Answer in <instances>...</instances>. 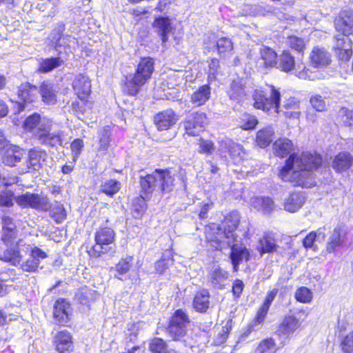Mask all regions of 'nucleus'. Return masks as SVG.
<instances>
[{"instance_id":"nucleus-50","label":"nucleus","mask_w":353,"mask_h":353,"mask_svg":"<svg viewBox=\"0 0 353 353\" xmlns=\"http://www.w3.org/2000/svg\"><path fill=\"white\" fill-rule=\"evenodd\" d=\"M120 189V182L114 179H110L101 183L100 190L103 193H105L110 196H112L114 194L117 193Z\"/></svg>"},{"instance_id":"nucleus-38","label":"nucleus","mask_w":353,"mask_h":353,"mask_svg":"<svg viewBox=\"0 0 353 353\" xmlns=\"http://www.w3.org/2000/svg\"><path fill=\"white\" fill-rule=\"evenodd\" d=\"M222 323H224V325L221 326V329L219 331L217 334L214 336L212 341V344L216 347L222 346L227 342L232 330V319H228L225 322L222 321Z\"/></svg>"},{"instance_id":"nucleus-62","label":"nucleus","mask_w":353,"mask_h":353,"mask_svg":"<svg viewBox=\"0 0 353 353\" xmlns=\"http://www.w3.org/2000/svg\"><path fill=\"white\" fill-rule=\"evenodd\" d=\"M39 262L31 256L21 264V269L24 272H36L39 268Z\"/></svg>"},{"instance_id":"nucleus-7","label":"nucleus","mask_w":353,"mask_h":353,"mask_svg":"<svg viewBox=\"0 0 353 353\" xmlns=\"http://www.w3.org/2000/svg\"><path fill=\"white\" fill-rule=\"evenodd\" d=\"M335 30L341 35L353 34V10L351 8L341 9L333 19Z\"/></svg>"},{"instance_id":"nucleus-29","label":"nucleus","mask_w":353,"mask_h":353,"mask_svg":"<svg viewBox=\"0 0 353 353\" xmlns=\"http://www.w3.org/2000/svg\"><path fill=\"white\" fill-rule=\"evenodd\" d=\"M227 93L231 100L241 101L246 96L245 86L243 80L240 79L232 80Z\"/></svg>"},{"instance_id":"nucleus-56","label":"nucleus","mask_w":353,"mask_h":353,"mask_svg":"<svg viewBox=\"0 0 353 353\" xmlns=\"http://www.w3.org/2000/svg\"><path fill=\"white\" fill-rule=\"evenodd\" d=\"M311 107L318 112H322L327 110V105L325 99L319 94H313L310 98Z\"/></svg>"},{"instance_id":"nucleus-63","label":"nucleus","mask_w":353,"mask_h":353,"mask_svg":"<svg viewBox=\"0 0 353 353\" xmlns=\"http://www.w3.org/2000/svg\"><path fill=\"white\" fill-rule=\"evenodd\" d=\"M110 132L107 128H104L99 138V150L105 151L108 149L110 142Z\"/></svg>"},{"instance_id":"nucleus-10","label":"nucleus","mask_w":353,"mask_h":353,"mask_svg":"<svg viewBox=\"0 0 353 353\" xmlns=\"http://www.w3.org/2000/svg\"><path fill=\"white\" fill-rule=\"evenodd\" d=\"M11 238V234H3L0 243V260L17 265L21 262V256L17 248L8 246V243Z\"/></svg>"},{"instance_id":"nucleus-59","label":"nucleus","mask_w":353,"mask_h":353,"mask_svg":"<svg viewBox=\"0 0 353 353\" xmlns=\"http://www.w3.org/2000/svg\"><path fill=\"white\" fill-rule=\"evenodd\" d=\"M339 117L345 126L353 127V111L347 108L342 107L340 109Z\"/></svg>"},{"instance_id":"nucleus-12","label":"nucleus","mask_w":353,"mask_h":353,"mask_svg":"<svg viewBox=\"0 0 353 353\" xmlns=\"http://www.w3.org/2000/svg\"><path fill=\"white\" fill-rule=\"evenodd\" d=\"M278 291L279 290L277 288H273L267 292L262 303L256 310L254 317L252 321V327L263 323L267 318L270 307L278 294Z\"/></svg>"},{"instance_id":"nucleus-8","label":"nucleus","mask_w":353,"mask_h":353,"mask_svg":"<svg viewBox=\"0 0 353 353\" xmlns=\"http://www.w3.org/2000/svg\"><path fill=\"white\" fill-rule=\"evenodd\" d=\"M16 202L24 208H32L39 210L47 211L50 207V203L47 196L37 194L26 193L19 196Z\"/></svg>"},{"instance_id":"nucleus-16","label":"nucleus","mask_w":353,"mask_h":353,"mask_svg":"<svg viewBox=\"0 0 353 353\" xmlns=\"http://www.w3.org/2000/svg\"><path fill=\"white\" fill-rule=\"evenodd\" d=\"M347 235V231L344 226L339 225L334 228L326 243V251L328 253L336 252L343 245Z\"/></svg>"},{"instance_id":"nucleus-46","label":"nucleus","mask_w":353,"mask_h":353,"mask_svg":"<svg viewBox=\"0 0 353 353\" xmlns=\"http://www.w3.org/2000/svg\"><path fill=\"white\" fill-rule=\"evenodd\" d=\"M240 128L243 130H253L259 124L258 119L253 114L245 112L240 117Z\"/></svg>"},{"instance_id":"nucleus-41","label":"nucleus","mask_w":353,"mask_h":353,"mask_svg":"<svg viewBox=\"0 0 353 353\" xmlns=\"http://www.w3.org/2000/svg\"><path fill=\"white\" fill-rule=\"evenodd\" d=\"M39 92L41 94L43 101L48 105H54L57 102V94L53 85L48 82H43L40 85Z\"/></svg>"},{"instance_id":"nucleus-34","label":"nucleus","mask_w":353,"mask_h":353,"mask_svg":"<svg viewBox=\"0 0 353 353\" xmlns=\"http://www.w3.org/2000/svg\"><path fill=\"white\" fill-rule=\"evenodd\" d=\"M305 202V198L299 192L290 193L284 203V208L290 212L298 211Z\"/></svg>"},{"instance_id":"nucleus-42","label":"nucleus","mask_w":353,"mask_h":353,"mask_svg":"<svg viewBox=\"0 0 353 353\" xmlns=\"http://www.w3.org/2000/svg\"><path fill=\"white\" fill-rule=\"evenodd\" d=\"M153 28L161 36L163 43H165L172 29L170 19L168 17L157 18L153 23Z\"/></svg>"},{"instance_id":"nucleus-37","label":"nucleus","mask_w":353,"mask_h":353,"mask_svg":"<svg viewBox=\"0 0 353 353\" xmlns=\"http://www.w3.org/2000/svg\"><path fill=\"white\" fill-rule=\"evenodd\" d=\"M140 185L142 194L145 195V196L152 193L156 188H159V177L156 174V170L153 173L146 175L145 177L141 176Z\"/></svg>"},{"instance_id":"nucleus-44","label":"nucleus","mask_w":353,"mask_h":353,"mask_svg":"<svg viewBox=\"0 0 353 353\" xmlns=\"http://www.w3.org/2000/svg\"><path fill=\"white\" fill-rule=\"evenodd\" d=\"M286 46L294 52L303 54L306 48L304 39L294 34L288 35L286 37Z\"/></svg>"},{"instance_id":"nucleus-25","label":"nucleus","mask_w":353,"mask_h":353,"mask_svg":"<svg viewBox=\"0 0 353 353\" xmlns=\"http://www.w3.org/2000/svg\"><path fill=\"white\" fill-rule=\"evenodd\" d=\"M294 149L292 141L288 138H279L273 143L274 154L281 159L290 155Z\"/></svg>"},{"instance_id":"nucleus-26","label":"nucleus","mask_w":353,"mask_h":353,"mask_svg":"<svg viewBox=\"0 0 353 353\" xmlns=\"http://www.w3.org/2000/svg\"><path fill=\"white\" fill-rule=\"evenodd\" d=\"M174 112L172 110H166L158 113L154 118V123L159 130H168L175 123Z\"/></svg>"},{"instance_id":"nucleus-17","label":"nucleus","mask_w":353,"mask_h":353,"mask_svg":"<svg viewBox=\"0 0 353 353\" xmlns=\"http://www.w3.org/2000/svg\"><path fill=\"white\" fill-rule=\"evenodd\" d=\"M54 344L59 353H70L73 349L72 336L66 330L58 332L54 336Z\"/></svg>"},{"instance_id":"nucleus-39","label":"nucleus","mask_w":353,"mask_h":353,"mask_svg":"<svg viewBox=\"0 0 353 353\" xmlns=\"http://www.w3.org/2000/svg\"><path fill=\"white\" fill-rule=\"evenodd\" d=\"M215 49L221 58L230 55L234 50V43L228 37H222L216 40Z\"/></svg>"},{"instance_id":"nucleus-21","label":"nucleus","mask_w":353,"mask_h":353,"mask_svg":"<svg viewBox=\"0 0 353 353\" xmlns=\"http://www.w3.org/2000/svg\"><path fill=\"white\" fill-rule=\"evenodd\" d=\"M70 304L63 299H58L54 305L53 315L59 325H64L69 320Z\"/></svg>"},{"instance_id":"nucleus-9","label":"nucleus","mask_w":353,"mask_h":353,"mask_svg":"<svg viewBox=\"0 0 353 353\" xmlns=\"http://www.w3.org/2000/svg\"><path fill=\"white\" fill-rule=\"evenodd\" d=\"M284 182H290L294 187L310 188L316 185L314 176L310 172L293 170L287 174L286 179H281Z\"/></svg>"},{"instance_id":"nucleus-4","label":"nucleus","mask_w":353,"mask_h":353,"mask_svg":"<svg viewBox=\"0 0 353 353\" xmlns=\"http://www.w3.org/2000/svg\"><path fill=\"white\" fill-rule=\"evenodd\" d=\"M252 98L254 109L264 112H269L274 109L275 112H279L281 96L280 92L273 85H271L270 97L265 90L259 88L253 91Z\"/></svg>"},{"instance_id":"nucleus-15","label":"nucleus","mask_w":353,"mask_h":353,"mask_svg":"<svg viewBox=\"0 0 353 353\" xmlns=\"http://www.w3.org/2000/svg\"><path fill=\"white\" fill-rule=\"evenodd\" d=\"M229 257L234 271L236 272L240 263L250 261V252L243 244L234 243L231 246Z\"/></svg>"},{"instance_id":"nucleus-32","label":"nucleus","mask_w":353,"mask_h":353,"mask_svg":"<svg viewBox=\"0 0 353 353\" xmlns=\"http://www.w3.org/2000/svg\"><path fill=\"white\" fill-rule=\"evenodd\" d=\"M226 158L234 165H238L244 160L245 150L242 145L232 143L227 147Z\"/></svg>"},{"instance_id":"nucleus-40","label":"nucleus","mask_w":353,"mask_h":353,"mask_svg":"<svg viewBox=\"0 0 353 353\" xmlns=\"http://www.w3.org/2000/svg\"><path fill=\"white\" fill-rule=\"evenodd\" d=\"M274 136V132L271 128H261L256 132V144L261 148H265L271 143Z\"/></svg>"},{"instance_id":"nucleus-28","label":"nucleus","mask_w":353,"mask_h":353,"mask_svg":"<svg viewBox=\"0 0 353 353\" xmlns=\"http://www.w3.org/2000/svg\"><path fill=\"white\" fill-rule=\"evenodd\" d=\"M39 90L35 85L30 83H22L18 88V97L25 103H29L34 101L37 98Z\"/></svg>"},{"instance_id":"nucleus-61","label":"nucleus","mask_w":353,"mask_h":353,"mask_svg":"<svg viewBox=\"0 0 353 353\" xmlns=\"http://www.w3.org/2000/svg\"><path fill=\"white\" fill-rule=\"evenodd\" d=\"M317 237V233L315 231H312L308 233L303 239V245L305 250L313 249L316 250L315 241Z\"/></svg>"},{"instance_id":"nucleus-2","label":"nucleus","mask_w":353,"mask_h":353,"mask_svg":"<svg viewBox=\"0 0 353 353\" xmlns=\"http://www.w3.org/2000/svg\"><path fill=\"white\" fill-rule=\"evenodd\" d=\"M323 164L322 155L315 151H305L300 154L292 153L279 170L277 175L280 179H286L287 174L290 172L294 166L301 171L313 172L321 168Z\"/></svg>"},{"instance_id":"nucleus-58","label":"nucleus","mask_w":353,"mask_h":353,"mask_svg":"<svg viewBox=\"0 0 353 353\" xmlns=\"http://www.w3.org/2000/svg\"><path fill=\"white\" fill-rule=\"evenodd\" d=\"M198 145L199 147V152L210 155L215 150L214 143L211 140H205L203 138L199 139Z\"/></svg>"},{"instance_id":"nucleus-11","label":"nucleus","mask_w":353,"mask_h":353,"mask_svg":"<svg viewBox=\"0 0 353 353\" xmlns=\"http://www.w3.org/2000/svg\"><path fill=\"white\" fill-rule=\"evenodd\" d=\"M278 291L279 290L277 288H273L267 292L262 303L256 310L254 317L252 321V327L263 323L267 318L270 307L278 294Z\"/></svg>"},{"instance_id":"nucleus-52","label":"nucleus","mask_w":353,"mask_h":353,"mask_svg":"<svg viewBox=\"0 0 353 353\" xmlns=\"http://www.w3.org/2000/svg\"><path fill=\"white\" fill-rule=\"evenodd\" d=\"M132 263L133 257L131 256H126L125 257L121 258L112 270H114L119 275H123L129 272L132 266Z\"/></svg>"},{"instance_id":"nucleus-33","label":"nucleus","mask_w":353,"mask_h":353,"mask_svg":"<svg viewBox=\"0 0 353 353\" xmlns=\"http://www.w3.org/2000/svg\"><path fill=\"white\" fill-rule=\"evenodd\" d=\"M48 157L47 153L39 148L31 149L29 152V158L27 161V168H32L34 170H39L42 162L46 161Z\"/></svg>"},{"instance_id":"nucleus-57","label":"nucleus","mask_w":353,"mask_h":353,"mask_svg":"<svg viewBox=\"0 0 353 353\" xmlns=\"http://www.w3.org/2000/svg\"><path fill=\"white\" fill-rule=\"evenodd\" d=\"M276 345L273 338H266L262 339L255 349V353H268L274 349Z\"/></svg>"},{"instance_id":"nucleus-54","label":"nucleus","mask_w":353,"mask_h":353,"mask_svg":"<svg viewBox=\"0 0 353 353\" xmlns=\"http://www.w3.org/2000/svg\"><path fill=\"white\" fill-rule=\"evenodd\" d=\"M339 347L341 353H353V330L341 337Z\"/></svg>"},{"instance_id":"nucleus-49","label":"nucleus","mask_w":353,"mask_h":353,"mask_svg":"<svg viewBox=\"0 0 353 353\" xmlns=\"http://www.w3.org/2000/svg\"><path fill=\"white\" fill-rule=\"evenodd\" d=\"M294 298L299 303H310L313 299V293L308 288L301 286L296 289Z\"/></svg>"},{"instance_id":"nucleus-3","label":"nucleus","mask_w":353,"mask_h":353,"mask_svg":"<svg viewBox=\"0 0 353 353\" xmlns=\"http://www.w3.org/2000/svg\"><path fill=\"white\" fill-rule=\"evenodd\" d=\"M154 62L152 58H141L135 72L125 77L123 85V92L130 96L137 95L141 88L151 78L154 70Z\"/></svg>"},{"instance_id":"nucleus-53","label":"nucleus","mask_w":353,"mask_h":353,"mask_svg":"<svg viewBox=\"0 0 353 353\" xmlns=\"http://www.w3.org/2000/svg\"><path fill=\"white\" fill-rule=\"evenodd\" d=\"M145 198H148V196H145V195L141 194L139 198H136L133 201L132 210L135 218H140L145 212L147 208Z\"/></svg>"},{"instance_id":"nucleus-47","label":"nucleus","mask_w":353,"mask_h":353,"mask_svg":"<svg viewBox=\"0 0 353 353\" xmlns=\"http://www.w3.org/2000/svg\"><path fill=\"white\" fill-rule=\"evenodd\" d=\"M223 236L220 231H208L205 233V240L214 250L220 251L222 250Z\"/></svg>"},{"instance_id":"nucleus-14","label":"nucleus","mask_w":353,"mask_h":353,"mask_svg":"<svg viewBox=\"0 0 353 353\" xmlns=\"http://www.w3.org/2000/svg\"><path fill=\"white\" fill-rule=\"evenodd\" d=\"M310 65L314 68H323L332 62L330 54L323 48L314 46L309 56Z\"/></svg>"},{"instance_id":"nucleus-55","label":"nucleus","mask_w":353,"mask_h":353,"mask_svg":"<svg viewBox=\"0 0 353 353\" xmlns=\"http://www.w3.org/2000/svg\"><path fill=\"white\" fill-rule=\"evenodd\" d=\"M50 215L56 223H61L66 219L67 212L63 204L56 203L50 210Z\"/></svg>"},{"instance_id":"nucleus-19","label":"nucleus","mask_w":353,"mask_h":353,"mask_svg":"<svg viewBox=\"0 0 353 353\" xmlns=\"http://www.w3.org/2000/svg\"><path fill=\"white\" fill-rule=\"evenodd\" d=\"M259 61L261 68L270 69L278 64V54L274 50L268 46H263L259 51Z\"/></svg>"},{"instance_id":"nucleus-13","label":"nucleus","mask_w":353,"mask_h":353,"mask_svg":"<svg viewBox=\"0 0 353 353\" xmlns=\"http://www.w3.org/2000/svg\"><path fill=\"white\" fill-rule=\"evenodd\" d=\"M331 165L337 174L345 172L353 166V155L347 150L339 152L334 156Z\"/></svg>"},{"instance_id":"nucleus-64","label":"nucleus","mask_w":353,"mask_h":353,"mask_svg":"<svg viewBox=\"0 0 353 353\" xmlns=\"http://www.w3.org/2000/svg\"><path fill=\"white\" fill-rule=\"evenodd\" d=\"M165 349L164 341L159 338L154 339L150 343V350L154 353H162Z\"/></svg>"},{"instance_id":"nucleus-43","label":"nucleus","mask_w":353,"mask_h":353,"mask_svg":"<svg viewBox=\"0 0 353 353\" xmlns=\"http://www.w3.org/2000/svg\"><path fill=\"white\" fill-rule=\"evenodd\" d=\"M259 242L260 247L258 250L261 255L265 253H273L277 250L278 245L275 239L269 234H264Z\"/></svg>"},{"instance_id":"nucleus-45","label":"nucleus","mask_w":353,"mask_h":353,"mask_svg":"<svg viewBox=\"0 0 353 353\" xmlns=\"http://www.w3.org/2000/svg\"><path fill=\"white\" fill-rule=\"evenodd\" d=\"M63 63V60L59 57L44 59L39 62L38 71L41 73L50 72L54 69L60 67Z\"/></svg>"},{"instance_id":"nucleus-23","label":"nucleus","mask_w":353,"mask_h":353,"mask_svg":"<svg viewBox=\"0 0 353 353\" xmlns=\"http://www.w3.org/2000/svg\"><path fill=\"white\" fill-rule=\"evenodd\" d=\"M73 89L78 97L84 100L91 92V83L89 79L82 74L77 75L72 83Z\"/></svg>"},{"instance_id":"nucleus-27","label":"nucleus","mask_w":353,"mask_h":353,"mask_svg":"<svg viewBox=\"0 0 353 353\" xmlns=\"http://www.w3.org/2000/svg\"><path fill=\"white\" fill-rule=\"evenodd\" d=\"M192 307L200 313H205L210 307V293L208 290L202 289L195 294L193 301Z\"/></svg>"},{"instance_id":"nucleus-35","label":"nucleus","mask_w":353,"mask_h":353,"mask_svg":"<svg viewBox=\"0 0 353 353\" xmlns=\"http://www.w3.org/2000/svg\"><path fill=\"white\" fill-rule=\"evenodd\" d=\"M252 205L258 211L264 214H270L274 210V203L270 196H256L252 199Z\"/></svg>"},{"instance_id":"nucleus-31","label":"nucleus","mask_w":353,"mask_h":353,"mask_svg":"<svg viewBox=\"0 0 353 353\" xmlns=\"http://www.w3.org/2000/svg\"><path fill=\"white\" fill-rule=\"evenodd\" d=\"M239 223L240 216L238 213L232 212L227 214L222 221L223 232L225 236L229 237L230 234L232 235L237 230Z\"/></svg>"},{"instance_id":"nucleus-48","label":"nucleus","mask_w":353,"mask_h":353,"mask_svg":"<svg viewBox=\"0 0 353 353\" xmlns=\"http://www.w3.org/2000/svg\"><path fill=\"white\" fill-rule=\"evenodd\" d=\"M190 323L191 321L188 314L183 310L178 309V336L186 334Z\"/></svg>"},{"instance_id":"nucleus-18","label":"nucleus","mask_w":353,"mask_h":353,"mask_svg":"<svg viewBox=\"0 0 353 353\" xmlns=\"http://www.w3.org/2000/svg\"><path fill=\"white\" fill-rule=\"evenodd\" d=\"M282 112L286 120L299 119L302 115L300 101L295 97H290L285 101Z\"/></svg>"},{"instance_id":"nucleus-24","label":"nucleus","mask_w":353,"mask_h":353,"mask_svg":"<svg viewBox=\"0 0 353 353\" xmlns=\"http://www.w3.org/2000/svg\"><path fill=\"white\" fill-rule=\"evenodd\" d=\"M211 88L209 83L199 86L190 95V102L195 107L204 105L210 99Z\"/></svg>"},{"instance_id":"nucleus-60","label":"nucleus","mask_w":353,"mask_h":353,"mask_svg":"<svg viewBox=\"0 0 353 353\" xmlns=\"http://www.w3.org/2000/svg\"><path fill=\"white\" fill-rule=\"evenodd\" d=\"M65 30V24L62 22H60L57 24V27L52 31L50 34L52 41L55 43L57 46H62L63 44L61 43V39L62 37V34Z\"/></svg>"},{"instance_id":"nucleus-5","label":"nucleus","mask_w":353,"mask_h":353,"mask_svg":"<svg viewBox=\"0 0 353 353\" xmlns=\"http://www.w3.org/2000/svg\"><path fill=\"white\" fill-rule=\"evenodd\" d=\"M115 232L109 227L99 228L95 233V245L89 251L92 257L98 258L103 254L114 253L116 245L114 243Z\"/></svg>"},{"instance_id":"nucleus-36","label":"nucleus","mask_w":353,"mask_h":353,"mask_svg":"<svg viewBox=\"0 0 353 353\" xmlns=\"http://www.w3.org/2000/svg\"><path fill=\"white\" fill-rule=\"evenodd\" d=\"M159 177V189L163 192H169L174 186V178L168 170H156Z\"/></svg>"},{"instance_id":"nucleus-1","label":"nucleus","mask_w":353,"mask_h":353,"mask_svg":"<svg viewBox=\"0 0 353 353\" xmlns=\"http://www.w3.org/2000/svg\"><path fill=\"white\" fill-rule=\"evenodd\" d=\"M52 125L51 119L41 118L37 113L28 117L23 122L26 130L32 131L35 129L34 136L40 144L51 148L62 145L64 132L62 130L52 131Z\"/></svg>"},{"instance_id":"nucleus-20","label":"nucleus","mask_w":353,"mask_h":353,"mask_svg":"<svg viewBox=\"0 0 353 353\" xmlns=\"http://www.w3.org/2000/svg\"><path fill=\"white\" fill-rule=\"evenodd\" d=\"M1 154L2 163L6 165L13 167L21 161L25 152L19 146L12 144Z\"/></svg>"},{"instance_id":"nucleus-51","label":"nucleus","mask_w":353,"mask_h":353,"mask_svg":"<svg viewBox=\"0 0 353 353\" xmlns=\"http://www.w3.org/2000/svg\"><path fill=\"white\" fill-rule=\"evenodd\" d=\"M334 51L339 61L347 62L350 61L353 53L352 43L350 42L347 48L343 47L341 44L338 43L334 48Z\"/></svg>"},{"instance_id":"nucleus-22","label":"nucleus","mask_w":353,"mask_h":353,"mask_svg":"<svg viewBox=\"0 0 353 353\" xmlns=\"http://www.w3.org/2000/svg\"><path fill=\"white\" fill-rule=\"evenodd\" d=\"M299 327V319L294 315L288 314L284 316L282 321L278 325L277 332L280 335L289 336L294 333Z\"/></svg>"},{"instance_id":"nucleus-6","label":"nucleus","mask_w":353,"mask_h":353,"mask_svg":"<svg viewBox=\"0 0 353 353\" xmlns=\"http://www.w3.org/2000/svg\"><path fill=\"white\" fill-rule=\"evenodd\" d=\"M209 123L208 114L201 110L189 113L183 121L185 134L191 137H197L205 132Z\"/></svg>"},{"instance_id":"nucleus-30","label":"nucleus","mask_w":353,"mask_h":353,"mask_svg":"<svg viewBox=\"0 0 353 353\" xmlns=\"http://www.w3.org/2000/svg\"><path fill=\"white\" fill-rule=\"evenodd\" d=\"M296 61L289 50L281 52L276 68L284 72H290L295 69Z\"/></svg>"}]
</instances>
